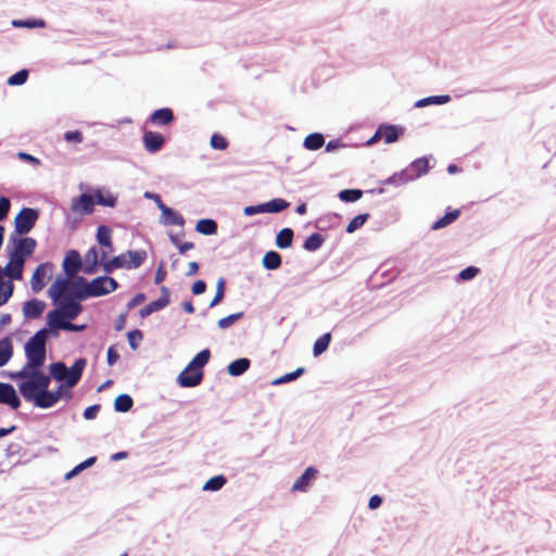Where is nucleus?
<instances>
[{
  "label": "nucleus",
  "instance_id": "obj_25",
  "mask_svg": "<svg viewBox=\"0 0 556 556\" xmlns=\"http://www.w3.org/2000/svg\"><path fill=\"white\" fill-rule=\"evenodd\" d=\"M379 135L382 136L386 143H393L399 139L400 130L393 125H381L379 127Z\"/></svg>",
  "mask_w": 556,
  "mask_h": 556
},
{
  "label": "nucleus",
  "instance_id": "obj_41",
  "mask_svg": "<svg viewBox=\"0 0 556 556\" xmlns=\"http://www.w3.org/2000/svg\"><path fill=\"white\" fill-rule=\"evenodd\" d=\"M363 195V191L358 189H345L340 191L339 198L344 202H355Z\"/></svg>",
  "mask_w": 556,
  "mask_h": 556
},
{
  "label": "nucleus",
  "instance_id": "obj_48",
  "mask_svg": "<svg viewBox=\"0 0 556 556\" xmlns=\"http://www.w3.org/2000/svg\"><path fill=\"white\" fill-rule=\"evenodd\" d=\"M96 199L98 204L104 206L113 207L116 204V199L112 194H103L101 191L96 193Z\"/></svg>",
  "mask_w": 556,
  "mask_h": 556
},
{
  "label": "nucleus",
  "instance_id": "obj_17",
  "mask_svg": "<svg viewBox=\"0 0 556 556\" xmlns=\"http://www.w3.org/2000/svg\"><path fill=\"white\" fill-rule=\"evenodd\" d=\"M36 245V240L30 237L18 239L11 255L20 256L25 261L26 256L33 254Z\"/></svg>",
  "mask_w": 556,
  "mask_h": 556
},
{
  "label": "nucleus",
  "instance_id": "obj_57",
  "mask_svg": "<svg viewBox=\"0 0 556 556\" xmlns=\"http://www.w3.org/2000/svg\"><path fill=\"white\" fill-rule=\"evenodd\" d=\"M119 358V355L117 353V351L113 348V346H110L109 350H108V364L110 366H112L113 364H115Z\"/></svg>",
  "mask_w": 556,
  "mask_h": 556
},
{
  "label": "nucleus",
  "instance_id": "obj_54",
  "mask_svg": "<svg viewBox=\"0 0 556 556\" xmlns=\"http://www.w3.org/2000/svg\"><path fill=\"white\" fill-rule=\"evenodd\" d=\"M100 410V405H91L84 410V417L86 419H94Z\"/></svg>",
  "mask_w": 556,
  "mask_h": 556
},
{
  "label": "nucleus",
  "instance_id": "obj_50",
  "mask_svg": "<svg viewBox=\"0 0 556 556\" xmlns=\"http://www.w3.org/2000/svg\"><path fill=\"white\" fill-rule=\"evenodd\" d=\"M129 345L132 350L138 348V342L142 340V333L140 330H132L127 333Z\"/></svg>",
  "mask_w": 556,
  "mask_h": 556
},
{
  "label": "nucleus",
  "instance_id": "obj_42",
  "mask_svg": "<svg viewBox=\"0 0 556 556\" xmlns=\"http://www.w3.org/2000/svg\"><path fill=\"white\" fill-rule=\"evenodd\" d=\"M225 285H226L225 279L219 278L217 281V285H216V293L210 303V307H214L223 301V299L225 296Z\"/></svg>",
  "mask_w": 556,
  "mask_h": 556
},
{
  "label": "nucleus",
  "instance_id": "obj_58",
  "mask_svg": "<svg viewBox=\"0 0 556 556\" xmlns=\"http://www.w3.org/2000/svg\"><path fill=\"white\" fill-rule=\"evenodd\" d=\"M166 277V270L164 269L163 264H160V266L156 269L154 282L161 283Z\"/></svg>",
  "mask_w": 556,
  "mask_h": 556
},
{
  "label": "nucleus",
  "instance_id": "obj_4",
  "mask_svg": "<svg viewBox=\"0 0 556 556\" xmlns=\"http://www.w3.org/2000/svg\"><path fill=\"white\" fill-rule=\"evenodd\" d=\"M83 312L79 302H66L47 314L48 326L51 330H66L80 332L86 329V325H76L71 323Z\"/></svg>",
  "mask_w": 556,
  "mask_h": 556
},
{
  "label": "nucleus",
  "instance_id": "obj_19",
  "mask_svg": "<svg viewBox=\"0 0 556 556\" xmlns=\"http://www.w3.org/2000/svg\"><path fill=\"white\" fill-rule=\"evenodd\" d=\"M162 295L160 299L150 302L141 309V315L147 316L153 312L160 311L169 304V291L166 287H162Z\"/></svg>",
  "mask_w": 556,
  "mask_h": 556
},
{
  "label": "nucleus",
  "instance_id": "obj_5",
  "mask_svg": "<svg viewBox=\"0 0 556 556\" xmlns=\"http://www.w3.org/2000/svg\"><path fill=\"white\" fill-rule=\"evenodd\" d=\"M49 330L37 331L25 344L26 364L22 369H40L46 362V342Z\"/></svg>",
  "mask_w": 556,
  "mask_h": 556
},
{
  "label": "nucleus",
  "instance_id": "obj_45",
  "mask_svg": "<svg viewBox=\"0 0 556 556\" xmlns=\"http://www.w3.org/2000/svg\"><path fill=\"white\" fill-rule=\"evenodd\" d=\"M303 372H304V368L300 367V368H298L296 370H294L292 372H289V374H286V375L279 377L278 379H276L273 382V384H282V383L290 382V381L295 380L296 378H299Z\"/></svg>",
  "mask_w": 556,
  "mask_h": 556
},
{
  "label": "nucleus",
  "instance_id": "obj_37",
  "mask_svg": "<svg viewBox=\"0 0 556 556\" xmlns=\"http://www.w3.org/2000/svg\"><path fill=\"white\" fill-rule=\"evenodd\" d=\"M324 243V238L320 233H313L304 241V249L307 251H316L318 250Z\"/></svg>",
  "mask_w": 556,
  "mask_h": 556
},
{
  "label": "nucleus",
  "instance_id": "obj_23",
  "mask_svg": "<svg viewBox=\"0 0 556 556\" xmlns=\"http://www.w3.org/2000/svg\"><path fill=\"white\" fill-rule=\"evenodd\" d=\"M24 263V260L20 256L10 255V261L5 266V275L11 279H21Z\"/></svg>",
  "mask_w": 556,
  "mask_h": 556
},
{
  "label": "nucleus",
  "instance_id": "obj_40",
  "mask_svg": "<svg viewBox=\"0 0 556 556\" xmlns=\"http://www.w3.org/2000/svg\"><path fill=\"white\" fill-rule=\"evenodd\" d=\"M450 96H433V97H428V98H425V99H421L419 101L416 102V106L418 108H422V106H426L428 104H444L446 102L450 101Z\"/></svg>",
  "mask_w": 556,
  "mask_h": 556
},
{
  "label": "nucleus",
  "instance_id": "obj_60",
  "mask_svg": "<svg viewBox=\"0 0 556 556\" xmlns=\"http://www.w3.org/2000/svg\"><path fill=\"white\" fill-rule=\"evenodd\" d=\"M144 300H146L144 294H142V293H138V294H136V295L131 299V301L128 303V307H129V308H132V307H135V306H137V305L141 304Z\"/></svg>",
  "mask_w": 556,
  "mask_h": 556
},
{
  "label": "nucleus",
  "instance_id": "obj_13",
  "mask_svg": "<svg viewBox=\"0 0 556 556\" xmlns=\"http://www.w3.org/2000/svg\"><path fill=\"white\" fill-rule=\"evenodd\" d=\"M94 207L93 197L90 194H81L77 198H73L71 202V210L74 213H79L84 215L91 214Z\"/></svg>",
  "mask_w": 556,
  "mask_h": 556
},
{
  "label": "nucleus",
  "instance_id": "obj_34",
  "mask_svg": "<svg viewBox=\"0 0 556 556\" xmlns=\"http://www.w3.org/2000/svg\"><path fill=\"white\" fill-rule=\"evenodd\" d=\"M330 341H331L330 332H327V333L323 334L321 337H319L314 343L313 354L315 356L323 354L328 349Z\"/></svg>",
  "mask_w": 556,
  "mask_h": 556
},
{
  "label": "nucleus",
  "instance_id": "obj_63",
  "mask_svg": "<svg viewBox=\"0 0 556 556\" xmlns=\"http://www.w3.org/2000/svg\"><path fill=\"white\" fill-rule=\"evenodd\" d=\"M194 248V244L193 242H185V243H179L178 245V250L181 254L186 253L187 251L189 250H192Z\"/></svg>",
  "mask_w": 556,
  "mask_h": 556
},
{
  "label": "nucleus",
  "instance_id": "obj_7",
  "mask_svg": "<svg viewBox=\"0 0 556 556\" xmlns=\"http://www.w3.org/2000/svg\"><path fill=\"white\" fill-rule=\"evenodd\" d=\"M429 170V161L426 157L415 160L404 170L394 174L387 181L394 185H403L415 180L427 174Z\"/></svg>",
  "mask_w": 556,
  "mask_h": 556
},
{
  "label": "nucleus",
  "instance_id": "obj_24",
  "mask_svg": "<svg viewBox=\"0 0 556 556\" xmlns=\"http://www.w3.org/2000/svg\"><path fill=\"white\" fill-rule=\"evenodd\" d=\"M250 365H251L250 359L239 358V359L231 362L228 365L227 370L230 376L237 377V376H240L243 372H245L249 369Z\"/></svg>",
  "mask_w": 556,
  "mask_h": 556
},
{
  "label": "nucleus",
  "instance_id": "obj_59",
  "mask_svg": "<svg viewBox=\"0 0 556 556\" xmlns=\"http://www.w3.org/2000/svg\"><path fill=\"white\" fill-rule=\"evenodd\" d=\"M18 159H21L23 161H26V162H29V163H31L34 165H39L40 164V161L37 157H35V156H33V155H30L28 153H25V152H20L18 153Z\"/></svg>",
  "mask_w": 556,
  "mask_h": 556
},
{
  "label": "nucleus",
  "instance_id": "obj_61",
  "mask_svg": "<svg viewBox=\"0 0 556 556\" xmlns=\"http://www.w3.org/2000/svg\"><path fill=\"white\" fill-rule=\"evenodd\" d=\"M382 503V498L379 495H374L369 498L368 507L370 509H377Z\"/></svg>",
  "mask_w": 556,
  "mask_h": 556
},
{
  "label": "nucleus",
  "instance_id": "obj_56",
  "mask_svg": "<svg viewBox=\"0 0 556 556\" xmlns=\"http://www.w3.org/2000/svg\"><path fill=\"white\" fill-rule=\"evenodd\" d=\"M258 213H265L264 203L260 205L247 206L244 208V214L248 216Z\"/></svg>",
  "mask_w": 556,
  "mask_h": 556
},
{
  "label": "nucleus",
  "instance_id": "obj_10",
  "mask_svg": "<svg viewBox=\"0 0 556 556\" xmlns=\"http://www.w3.org/2000/svg\"><path fill=\"white\" fill-rule=\"evenodd\" d=\"M53 264L42 263L37 266L30 278V287L33 292H40L46 286V279L51 276Z\"/></svg>",
  "mask_w": 556,
  "mask_h": 556
},
{
  "label": "nucleus",
  "instance_id": "obj_43",
  "mask_svg": "<svg viewBox=\"0 0 556 556\" xmlns=\"http://www.w3.org/2000/svg\"><path fill=\"white\" fill-rule=\"evenodd\" d=\"M210 144L213 149L223 151L227 149L228 141L224 136L219 134H213L210 140Z\"/></svg>",
  "mask_w": 556,
  "mask_h": 556
},
{
  "label": "nucleus",
  "instance_id": "obj_39",
  "mask_svg": "<svg viewBox=\"0 0 556 556\" xmlns=\"http://www.w3.org/2000/svg\"><path fill=\"white\" fill-rule=\"evenodd\" d=\"M369 218L368 213L356 215L346 226V232L352 233L359 229Z\"/></svg>",
  "mask_w": 556,
  "mask_h": 556
},
{
  "label": "nucleus",
  "instance_id": "obj_55",
  "mask_svg": "<svg viewBox=\"0 0 556 556\" xmlns=\"http://www.w3.org/2000/svg\"><path fill=\"white\" fill-rule=\"evenodd\" d=\"M206 290V283L204 280H197L191 288V291L194 295H199L204 293Z\"/></svg>",
  "mask_w": 556,
  "mask_h": 556
},
{
  "label": "nucleus",
  "instance_id": "obj_62",
  "mask_svg": "<svg viewBox=\"0 0 556 556\" xmlns=\"http://www.w3.org/2000/svg\"><path fill=\"white\" fill-rule=\"evenodd\" d=\"M97 458L94 456L87 458L85 462L77 465V470H84L96 463Z\"/></svg>",
  "mask_w": 556,
  "mask_h": 556
},
{
  "label": "nucleus",
  "instance_id": "obj_15",
  "mask_svg": "<svg viewBox=\"0 0 556 556\" xmlns=\"http://www.w3.org/2000/svg\"><path fill=\"white\" fill-rule=\"evenodd\" d=\"M0 403L16 409L21 406V401L16 395L15 389L9 384L0 382Z\"/></svg>",
  "mask_w": 556,
  "mask_h": 556
},
{
  "label": "nucleus",
  "instance_id": "obj_31",
  "mask_svg": "<svg viewBox=\"0 0 556 556\" xmlns=\"http://www.w3.org/2000/svg\"><path fill=\"white\" fill-rule=\"evenodd\" d=\"M324 143V136L319 132L311 134L304 139V147L312 151L320 149Z\"/></svg>",
  "mask_w": 556,
  "mask_h": 556
},
{
  "label": "nucleus",
  "instance_id": "obj_44",
  "mask_svg": "<svg viewBox=\"0 0 556 556\" xmlns=\"http://www.w3.org/2000/svg\"><path fill=\"white\" fill-rule=\"evenodd\" d=\"M243 316V313L242 312H239V313H235V314H231V315H228L224 318H220L218 320V327L220 329H226L230 326H232L236 321H238L239 319H241Z\"/></svg>",
  "mask_w": 556,
  "mask_h": 556
},
{
  "label": "nucleus",
  "instance_id": "obj_30",
  "mask_svg": "<svg viewBox=\"0 0 556 556\" xmlns=\"http://www.w3.org/2000/svg\"><path fill=\"white\" fill-rule=\"evenodd\" d=\"M195 229L202 235H215L217 232V223L213 219H201L197 223Z\"/></svg>",
  "mask_w": 556,
  "mask_h": 556
},
{
  "label": "nucleus",
  "instance_id": "obj_35",
  "mask_svg": "<svg viewBox=\"0 0 556 556\" xmlns=\"http://www.w3.org/2000/svg\"><path fill=\"white\" fill-rule=\"evenodd\" d=\"M132 405V399L128 394H121L114 401L115 409L121 413L130 410Z\"/></svg>",
  "mask_w": 556,
  "mask_h": 556
},
{
  "label": "nucleus",
  "instance_id": "obj_33",
  "mask_svg": "<svg viewBox=\"0 0 556 556\" xmlns=\"http://www.w3.org/2000/svg\"><path fill=\"white\" fill-rule=\"evenodd\" d=\"M289 202L283 199H274L264 203L265 213H278L289 207Z\"/></svg>",
  "mask_w": 556,
  "mask_h": 556
},
{
  "label": "nucleus",
  "instance_id": "obj_28",
  "mask_svg": "<svg viewBox=\"0 0 556 556\" xmlns=\"http://www.w3.org/2000/svg\"><path fill=\"white\" fill-rule=\"evenodd\" d=\"M13 354L12 342L9 338L0 340V367L4 366Z\"/></svg>",
  "mask_w": 556,
  "mask_h": 556
},
{
  "label": "nucleus",
  "instance_id": "obj_16",
  "mask_svg": "<svg viewBox=\"0 0 556 556\" xmlns=\"http://www.w3.org/2000/svg\"><path fill=\"white\" fill-rule=\"evenodd\" d=\"M97 240L99 244L103 247L101 251V261L103 262L108 258V255L113 252L111 229L106 226H100L97 230Z\"/></svg>",
  "mask_w": 556,
  "mask_h": 556
},
{
  "label": "nucleus",
  "instance_id": "obj_8",
  "mask_svg": "<svg viewBox=\"0 0 556 556\" xmlns=\"http://www.w3.org/2000/svg\"><path fill=\"white\" fill-rule=\"evenodd\" d=\"M118 288V282L109 276H100L90 281L85 279L84 293L87 298H98L110 294Z\"/></svg>",
  "mask_w": 556,
  "mask_h": 556
},
{
  "label": "nucleus",
  "instance_id": "obj_38",
  "mask_svg": "<svg viewBox=\"0 0 556 556\" xmlns=\"http://www.w3.org/2000/svg\"><path fill=\"white\" fill-rule=\"evenodd\" d=\"M226 482H227V480L223 475L215 476V477L208 479L204 483L203 490L204 491H218L226 484Z\"/></svg>",
  "mask_w": 556,
  "mask_h": 556
},
{
  "label": "nucleus",
  "instance_id": "obj_29",
  "mask_svg": "<svg viewBox=\"0 0 556 556\" xmlns=\"http://www.w3.org/2000/svg\"><path fill=\"white\" fill-rule=\"evenodd\" d=\"M68 372L70 369L62 362L53 363L50 365V374L58 381L66 380Z\"/></svg>",
  "mask_w": 556,
  "mask_h": 556
},
{
  "label": "nucleus",
  "instance_id": "obj_14",
  "mask_svg": "<svg viewBox=\"0 0 556 556\" xmlns=\"http://www.w3.org/2000/svg\"><path fill=\"white\" fill-rule=\"evenodd\" d=\"M318 471L314 467H307L305 471L295 480L291 491L306 492L311 483L317 478Z\"/></svg>",
  "mask_w": 556,
  "mask_h": 556
},
{
  "label": "nucleus",
  "instance_id": "obj_9",
  "mask_svg": "<svg viewBox=\"0 0 556 556\" xmlns=\"http://www.w3.org/2000/svg\"><path fill=\"white\" fill-rule=\"evenodd\" d=\"M39 213L35 208L24 207L22 208L14 219V229L18 235L28 233L35 226Z\"/></svg>",
  "mask_w": 556,
  "mask_h": 556
},
{
  "label": "nucleus",
  "instance_id": "obj_64",
  "mask_svg": "<svg viewBox=\"0 0 556 556\" xmlns=\"http://www.w3.org/2000/svg\"><path fill=\"white\" fill-rule=\"evenodd\" d=\"M199 270V264L197 262H190L188 265L187 276H193Z\"/></svg>",
  "mask_w": 556,
  "mask_h": 556
},
{
  "label": "nucleus",
  "instance_id": "obj_49",
  "mask_svg": "<svg viewBox=\"0 0 556 556\" xmlns=\"http://www.w3.org/2000/svg\"><path fill=\"white\" fill-rule=\"evenodd\" d=\"M163 216L165 217L164 223L166 225L182 226L184 223H185L184 217L180 214H178L177 212L173 211V210H172V214H164Z\"/></svg>",
  "mask_w": 556,
  "mask_h": 556
},
{
  "label": "nucleus",
  "instance_id": "obj_3",
  "mask_svg": "<svg viewBox=\"0 0 556 556\" xmlns=\"http://www.w3.org/2000/svg\"><path fill=\"white\" fill-rule=\"evenodd\" d=\"M86 364L87 362L85 358H78L70 368L65 382L61 383L55 391L48 390L47 393H43L39 397V404H42V408H50L60 400L68 401L72 399L73 393L71 389L79 382Z\"/></svg>",
  "mask_w": 556,
  "mask_h": 556
},
{
  "label": "nucleus",
  "instance_id": "obj_21",
  "mask_svg": "<svg viewBox=\"0 0 556 556\" xmlns=\"http://www.w3.org/2000/svg\"><path fill=\"white\" fill-rule=\"evenodd\" d=\"M46 307L43 301L38 299H31L27 301L23 306V313L26 318H38L41 316Z\"/></svg>",
  "mask_w": 556,
  "mask_h": 556
},
{
  "label": "nucleus",
  "instance_id": "obj_1",
  "mask_svg": "<svg viewBox=\"0 0 556 556\" xmlns=\"http://www.w3.org/2000/svg\"><path fill=\"white\" fill-rule=\"evenodd\" d=\"M12 377L24 380L18 384V390L25 401L33 402L35 406L42 408V404H39V397L48 392L51 376L46 375L40 369H21Z\"/></svg>",
  "mask_w": 556,
  "mask_h": 556
},
{
  "label": "nucleus",
  "instance_id": "obj_18",
  "mask_svg": "<svg viewBox=\"0 0 556 556\" xmlns=\"http://www.w3.org/2000/svg\"><path fill=\"white\" fill-rule=\"evenodd\" d=\"M143 146L148 152L155 153L162 149L165 139L163 135L148 130L143 134Z\"/></svg>",
  "mask_w": 556,
  "mask_h": 556
},
{
  "label": "nucleus",
  "instance_id": "obj_47",
  "mask_svg": "<svg viewBox=\"0 0 556 556\" xmlns=\"http://www.w3.org/2000/svg\"><path fill=\"white\" fill-rule=\"evenodd\" d=\"M13 283L9 281L5 285H0V306L5 304L13 293Z\"/></svg>",
  "mask_w": 556,
  "mask_h": 556
},
{
  "label": "nucleus",
  "instance_id": "obj_32",
  "mask_svg": "<svg viewBox=\"0 0 556 556\" xmlns=\"http://www.w3.org/2000/svg\"><path fill=\"white\" fill-rule=\"evenodd\" d=\"M459 214H460L459 210H454V211L447 212L443 217L439 218L432 225V229L437 230V229H441V228H444V227L451 225L453 222H455L458 218Z\"/></svg>",
  "mask_w": 556,
  "mask_h": 556
},
{
  "label": "nucleus",
  "instance_id": "obj_36",
  "mask_svg": "<svg viewBox=\"0 0 556 556\" xmlns=\"http://www.w3.org/2000/svg\"><path fill=\"white\" fill-rule=\"evenodd\" d=\"M210 357H211L210 350H202L189 363V366H191L193 368H199L200 370H202V368L208 363Z\"/></svg>",
  "mask_w": 556,
  "mask_h": 556
},
{
  "label": "nucleus",
  "instance_id": "obj_53",
  "mask_svg": "<svg viewBox=\"0 0 556 556\" xmlns=\"http://www.w3.org/2000/svg\"><path fill=\"white\" fill-rule=\"evenodd\" d=\"M11 207V202L8 198H0V222L5 219Z\"/></svg>",
  "mask_w": 556,
  "mask_h": 556
},
{
  "label": "nucleus",
  "instance_id": "obj_22",
  "mask_svg": "<svg viewBox=\"0 0 556 556\" xmlns=\"http://www.w3.org/2000/svg\"><path fill=\"white\" fill-rule=\"evenodd\" d=\"M149 121L153 125H168L174 121L173 110L169 108L159 109L150 115Z\"/></svg>",
  "mask_w": 556,
  "mask_h": 556
},
{
  "label": "nucleus",
  "instance_id": "obj_6",
  "mask_svg": "<svg viewBox=\"0 0 556 556\" xmlns=\"http://www.w3.org/2000/svg\"><path fill=\"white\" fill-rule=\"evenodd\" d=\"M147 258L146 251H127L111 260L103 261V269L105 273H112L118 268H138Z\"/></svg>",
  "mask_w": 556,
  "mask_h": 556
},
{
  "label": "nucleus",
  "instance_id": "obj_51",
  "mask_svg": "<svg viewBox=\"0 0 556 556\" xmlns=\"http://www.w3.org/2000/svg\"><path fill=\"white\" fill-rule=\"evenodd\" d=\"M478 273H479V268L469 266V267L463 269L458 274V279L459 280H469V279H472L473 277H476L478 275Z\"/></svg>",
  "mask_w": 556,
  "mask_h": 556
},
{
  "label": "nucleus",
  "instance_id": "obj_20",
  "mask_svg": "<svg viewBox=\"0 0 556 556\" xmlns=\"http://www.w3.org/2000/svg\"><path fill=\"white\" fill-rule=\"evenodd\" d=\"M100 263L103 265V262L101 261V254H99L97 248L92 247L85 254V265L83 267L84 273L88 275L94 274L97 266Z\"/></svg>",
  "mask_w": 556,
  "mask_h": 556
},
{
  "label": "nucleus",
  "instance_id": "obj_26",
  "mask_svg": "<svg viewBox=\"0 0 556 556\" xmlns=\"http://www.w3.org/2000/svg\"><path fill=\"white\" fill-rule=\"evenodd\" d=\"M281 265V256L276 251H268L263 257V266L266 269L274 270L279 268Z\"/></svg>",
  "mask_w": 556,
  "mask_h": 556
},
{
  "label": "nucleus",
  "instance_id": "obj_52",
  "mask_svg": "<svg viewBox=\"0 0 556 556\" xmlns=\"http://www.w3.org/2000/svg\"><path fill=\"white\" fill-rule=\"evenodd\" d=\"M64 139L67 142L80 143L84 140L83 132L79 130L67 131L64 134Z\"/></svg>",
  "mask_w": 556,
  "mask_h": 556
},
{
  "label": "nucleus",
  "instance_id": "obj_11",
  "mask_svg": "<svg viewBox=\"0 0 556 556\" xmlns=\"http://www.w3.org/2000/svg\"><path fill=\"white\" fill-rule=\"evenodd\" d=\"M203 371L199 368L187 366L178 376V383L184 388H192L201 383Z\"/></svg>",
  "mask_w": 556,
  "mask_h": 556
},
{
  "label": "nucleus",
  "instance_id": "obj_12",
  "mask_svg": "<svg viewBox=\"0 0 556 556\" xmlns=\"http://www.w3.org/2000/svg\"><path fill=\"white\" fill-rule=\"evenodd\" d=\"M62 267L65 273V277L76 278V275L81 269L80 254L75 250L67 252L63 260Z\"/></svg>",
  "mask_w": 556,
  "mask_h": 556
},
{
  "label": "nucleus",
  "instance_id": "obj_46",
  "mask_svg": "<svg viewBox=\"0 0 556 556\" xmlns=\"http://www.w3.org/2000/svg\"><path fill=\"white\" fill-rule=\"evenodd\" d=\"M28 78V71L21 70L8 79L10 86L23 85Z\"/></svg>",
  "mask_w": 556,
  "mask_h": 556
},
{
  "label": "nucleus",
  "instance_id": "obj_2",
  "mask_svg": "<svg viewBox=\"0 0 556 556\" xmlns=\"http://www.w3.org/2000/svg\"><path fill=\"white\" fill-rule=\"evenodd\" d=\"M84 285V277L70 278L60 275L49 287L48 295L58 307H61L66 302L85 300Z\"/></svg>",
  "mask_w": 556,
  "mask_h": 556
},
{
  "label": "nucleus",
  "instance_id": "obj_27",
  "mask_svg": "<svg viewBox=\"0 0 556 556\" xmlns=\"http://www.w3.org/2000/svg\"><path fill=\"white\" fill-rule=\"evenodd\" d=\"M293 241V230L291 228L281 229L276 237V245L279 249H287L291 247Z\"/></svg>",
  "mask_w": 556,
  "mask_h": 556
}]
</instances>
